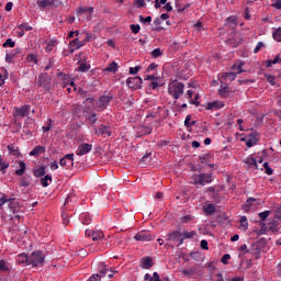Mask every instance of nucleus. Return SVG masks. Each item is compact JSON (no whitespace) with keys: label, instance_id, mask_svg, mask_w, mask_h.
Listing matches in <instances>:
<instances>
[{"label":"nucleus","instance_id":"32","mask_svg":"<svg viewBox=\"0 0 281 281\" xmlns=\"http://www.w3.org/2000/svg\"><path fill=\"white\" fill-rule=\"evenodd\" d=\"M8 168H10V164L3 161V157L0 155V172L5 175V170H8Z\"/></svg>","mask_w":281,"mask_h":281},{"label":"nucleus","instance_id":"10","mask_svg":"<svg viewBox=\"0 0 281 281\" xmlns=\"http://www.w3.org/2000/svg\"><path fill=\"white\" fill-rule=\"evenodd\" d=\"M86 236H88V238H92V240L95 243L97 240H102V238H104V233L101 231L87 229Z\"/></svg>","mask_w":281,"mask_h":281},{"label":"nucleus","instance_id":"13","mask_svg":"<svg viewBox=\"0 0 281 281\" xmlns=\"http://www.w3.org/2000/svg\"><path fill=\"white\" fill-rule=\"evenodd\" d=\"M8 207L11 212H13V214H19V212L21 211V206L19 205V202H16L15 199H9L8 200Z\"/></svg>","mask_w":281,"mask_h":281},{"label":"nucleus","instance_id":"9","mask_svg":"<svg viewBox=\"0 0 281 281\" xmlns=\"http://www.w3.org/2000/svg\"><path fill=\"white\" fill-rule=\"evenodd\" d=\"M92 148H93V145L83 143L78 146L77 155L79 157H82V155H89V153H91Z\"/></svg>","mask_w":281,"mask_h":281},{"label":"nucleus","instance_id":"51","mask_svg":"<svg viewBox=\"0 0 281 281\" xmlns=\"http://www.w3.org/2000/svg\"><path fill=\"white\" fill-rule=\"evenodd\" d=\"M200 161H201V164L210 162V154H204V155L200 156Z\"/></svg>","mask_w":281,"mask_h":281},{"label":"nucleus","instance_id":"45","mask_svg":"<svg viewBox=\"0 0 281 281\" xmlns=\"http://www.w3.org/2000/svg\"><path fill=\"white\" fill-rule=\"evenodd\" d=\"M159 56H164V53L161 52L160 48H155L151 52V58H159Z\"/></svg>","mask_w":281,"mask_h":281},{"label":"nucleus","instance_id":"19","mask_svg":"<svg viewBox=\"0 0 281 281\" xmlns=\"http://www.w3.org/2000/svg\"><path fill=\"white\" fill-rule=\"evenodd\" d=\"M256 201H258L256 198H248L241 210H244V212H251V207H254V203H256Z\"/></svg>","mask_w":281,"mask_h":281},{"label":"nucleus","instance_id":"2","mask_svg":"<svg viewBox=\"0 0 281 281\" xmlns=\"http://www.w3.org/2000/svg\"><path fill=\"white\" fill-rule=\"evenodd\" d=\"M184 89L186 85L175 80L169 83L168 93L173 98V100H179L183 94Z\"/></svg>","mask_w":281,"mask_h":281},{"label":"nucleus","instance_id":"49","mask_svg":"<svg viewBox=\"0 0 281 281\" xmlns=\"http://www.w3.org/2000/svg\"><path fill=\"white\" fill-rule=\"evenodd\" d=\"M269 214H271V211H265L259 213L260 221H267V218H269Z\"/></svg>","mask_w":281,"mask_h":281},{"label":"nucleus","instance_id":"3","mask_svg":"<svg viewBox=\"0 0 281 281\" xmlns=\"http://www.w3.org/2000/svg\"><path fill=\"white\" fill-rule=\"evenodd\" d=\"M193 186H205L212 183V173H199L192 177Z\"/></svg>","mask_w":281,"mask_h":281},{"label":"nucleus","instance_id":"7","mask_svg":"<svg viewBox=\"0 0 281 281\" xmlns=\"http://www.w3.org/2000/svg\"><path fill=\"white\" fill-rule=\"evenodd\" d=\"M113 100V95H102L100 97L99 101L97 102V109L98 111H104L106 106H109V103Z\"/></svg>","mask_w":281,"mask_h":281},{"label":"nucleus","instance_id":"39","mask_svg":"<svg viewBox=\"0 0 281 281\" xmlns=\"http://www.w3.org/2000/svg\"><path fill=\"white\" fill-rule=\"evenodd\" d=\"M272 38L274 41H278V43H281V27H278L273 33H272Z\"/></svg>","mask_w":281,"mask_h":281},{"label":"nucleus","instance_id":"43","mask_svg":"<svg viewBox=\"0 0 281 281\" xmlns=\"http://www.w3.org/2000/svg\"><path fill=\"white\" fill-rule=\"evenodd\" d=\"M130 30L133 32V34H139L142 26H139V24H131Z\"/></svg>","mask_w":281,"mask_h":281},{"label":"nucleus","instance_id":"59","mask_svg":"<svg viewBox=\"0 0 281 281\" xmlns=\"http://www.w3.org/2000/svg\"><path fill=\"white\" fill-rule=\"evenodd\" d=\"M190 221H192V215H184L180 217L181 223H190Z\"/></svg>","mask_w":281,"mask_h":281},{"label":"nucleus","instance_id":"40","mask_svg":"<svg viewBox=\"0 0 281 281\" xmlns=\"http://www.w3.org/2000/svg\"><path fill=\"white\" fill-rule=\"evenodd\" d=\"M50 0H37L36 3L41 10H45V8L49 7Z\"/></svg>","mask_w":281,"mask_h":281},{"label":"nucleus","instance_id":"52","mask_svg":"<svg viewBox=\"0 0 281 281\" xmlns=\"http://www.w3.org/2000/svg\"><path fill=\"white\" fill-rule=\"evenodd\" d=\"M263 168L266 170V175H269V176L273 175V169H271V167H269V162H265Z\"/></svg>","mask_w":281,"mask_h":281},{"label":"nucleus","instance_id":"27","mask_svg":"<svg viewBox=\"0 0 281 281\" xmlns=\"http://www.w3.org/2000/svg\"><path fill=\"white\" fill-rule=\"evenodd\" d=\"M32 181V178L30 176H24L20 180L21 188H30V183Z\"/></svg>","mask_w":281,"mask_h":281},{"label":"nucleus","instance_id":"12","mask_svg":"<svg viewBox=\"0 0 281 281\" xmlns=\"http://www.w3.org/2000/svg\"><path fill=\"white\" fill-rule=\"evenodd\" d=\"M59 166L63 168L74 166V154H67L64 158L59 160Z\"/></svg>","mask_w":281,"mask_h":281},{"label":"nucleus","instance_id":"34","mask_svg":"<svg viewBox=\"0 0 281 281\" xmlns=\"http://www.w3.org/2000/svg\"><path fill=\"white\" fill-rule=\"evenodd\" d=\"M120 67L117 66V63L112 61L105 69L104 71H112V74H115Z\"/></svg>","mask_w":281,"mask_h":281},{"label":"nucleus","instance_id":"35","mask_svg":"<svg viewBox=\"0 0 281 281\" xmlns=\"http://www.w3.org/2000/svg\"><path fill=\"white\" fill-rule=\"evenodd\" d=\"M106 271H109V266H106L104 262H101L99 265V272H100L99 276H101V278L102 276H106Z\"/></svg>","mask_w":281,"mask_h":281},{"label":"nucleus","instance_id":"36","mask_svg":"<svg viewBox=\"0 0 281 281\" xmlns=\"http://www.w3.org/2000/svg\"><path fill=\"white\" fill-rule=\"evenodd\" d=\"M240 227L246 232L249 228V223L247 222V216H241L239 220Z\"/></svg>","mask_w":281,"mask_h":281},{"label":"nucleus","instance_id":"16","mask_svg":"<svg viewBox=\"0 0 281 281\" xmlns=\"http://www.w3.org/2000/svg\"><path fill=\"white\" fill-rule=\"evenodd\" d=\"M85 42H81L78 38L72 40L69 43V49H70V54H74V52H76V49H80V47H83Z\"/></svg>","mask_w":281,"mask_h":281},{"label":"nucleus","instance_id":"26","mask_svg":"<svg viewBox=\"0 0 281 281\" xmlns=\"http://www.w3.org/2000/svg\"><path fill=\"white\" fill-rule=\"evenodd\" d=\"M19 167L20 169L15 170V175L18 177H23V175H25V168H26L25 161L19 160Z\"/></svg>","mask_w":281,"mask_h":281},{"label":"nucleus","instance_id":"44","mask_svg":"<svg viewBox=\"0 0 281 281\" xmlns=\"http://www.w3.org/2000/svg\"><path fill=\"white\" fill-rule=\"evenodd\" d=\"M233 69L235 71V74H243V63H238V64H235L233 66Z\"/></svg>","mask_w":281,"mask_h":281},{"label":"nucleus","instance_id":"50","mask_svg":"<svg viewBox=\"0 0 281 281\" xmlns=\"http://www.w3.org/2000/svg\"><path fill=\"white\" fill-rule=\"evenodd\" d=\"M8 196L4 195L2 192H0V207H3V205H5V203H8Z\"/></svg>","mask_w":281,"mask_h":281},{"label":"nucleus","instance_id":"20","mask_svg":"<svg viewBox=\"0 0 281 281\" xmlns=\"http://www.w3.org/2000/svg\"><path fill=\"white\" fill-rule=\"evenodd\" d=\"M238 25V21L236 20V16H229L226 19L225 27H231L232 30H236Z\"/></svg>","mask_w":281,"mask_h":281},{"label":"nucleus","instance_id":"46","mask_svg":"<svg viewBox=\"0 0 281 281\" xmlns=\"http://www.w3.org/2000/svg\"><path fill=\"white\" fill-rule=\"evenodd\" d=\"M150 155H153L151 153H146L142 159H140V164H150Z\"/></svg>","mask_w":281,"mask_h":281},{"label":"nucleus","instance_id":"15","mask_svg":"<svg viewBox=\"0 0 281 281\" xmlns=\"http://www.w3.org/2000/svg\"><path fill=\"white\" fill-rule=\"evenodd\" d=\"M180 272L188 278H192V276H199V268H196V266H192L190 268L180 270Z\"/></svg>","mask_w":281,"mask_h":281},{"label":"nucleus","instance_id":"31","mask_svg":"<svg viewBox=\"0 0 281 281\" xmlns=\"http://www.w3.org/2000/svg\"><path fill=\"white\" fill-rule=\"evenodd\" d=\"M278 63H281L280 55H276L274 59H268V60H266V67H267V68L272 67L273 65H276V64H278Z\"/></svg>","mask_w":281,"mask_h":281},{"label":"nucleus","instance_id":"24","mask_svg":"<svg viewBox=\"0 0 281 281\" xmlns=\"http://www.w3.org/2000/svg\"><path fill=\"white\" fill-rule=\"evenodd\" d=\"M218 93H220L221 98H229V95H232V89L229 87L225 86L218 90Z\"/></svg>","mask_w":281,"mask_h":281},{"label":"nucleus","instance_id":"8","mask_svg":"<svg viewBox=\"0 0 281 281\" xmlns=\"http://www.w3.org/2000/svg\"><path fill=\"white\" fill-rule=\"evenodd\" d=\"M30 114V105H22L21 108H14L13 116L16 117H26Z\"/></svg>","mask_w":281,"mask_h":281},{"label":"nucleus","instance_id":"18","mask_svg":"<svg viewBox=\"0 0 281 281\" xmlns=\"http://www.w3.org/2000/svg\"><path fill=\"white\" fill-rule=\"evenodd\" d=\"M153 258L151 257H144L140 259V269H150L153 268Z\"/></svg>","mask_w":281,"mask_h":281},{"label":"nucleus","instance_id":"4","mask_svg":"<svg viewBox=\"0 0 281 281\" xmlns=\"http://www.w3.org/2000/svg\"><path fill=\"white\" fill-rule=\"evenodd\" d=\"M37 86L43 87L45 91H49V89H52V78H49V75H47V72H43L40 75Z\"/></svg>","mask_w":281,"mask_h":281},{"label":"nucleus","instance_id":"62","mask_svg":"<svg viewBox=\"0 0 281 281\" xmlns=\"http://www.w3.org/2000/svg\"><path fill=\"white\" fill-rule=\"evenodd\" d=\"M139 69H142L140 66H136L134 68H130V74H132L133 76H137V72L139 71Z\"/></svg>","mask_w":281,"mask_h":281},{"label":"nucleus","instance_id":"33","mask_svg":"<svg viewBox=\"0 0 281 281\" xmlns=\"http://www.w3.org/2000/svg\"><path fill=\"white\" fill-rule=\"evenodd\" d=\"M14 52L15 53H8L5 55V63H12V60H14V56H16V54H21V49H16Z\"/></svg>","mask_w":281,"mask_h":281},{"label":"nucleus","instance_id":"57","mask_svg":"<svg viewBox=\"0 0 281 281\" xmlns=\"http://www.w3.org/2000/svg\"><path fill=\"white\" fill-rule=\"evenodd\" d=\"M14 45H15V43L12 41V38H8V40L3 43L2 47H14Z\"/></svg>","mask_w":281,"mask_h":281},{"label":"nucleus","instance_id":"11","mask_svg":"<svg viewBox=\"0 0 281 281\" xmlns=\"http://www.w3.org/2000/svg\"><path fill=\"white\" fill-rule=\"evenodd\" d=\"M134 238H135V240H142L143 243H150V240H153L154 237L146 231H142V232L137 233L134 236Z\"/></svg>","mask_w":281,"mask_h":281},{"label":"nucleus","instance_id":"53","mask_svg":"<svg viewBox=\"0 0 281 281\" xmlns=\"http://www.w3.org/2000/svg\"><path fill=\"white\" fill-rule=\"evenodd\" d=\"M150 87H151V89H157V87H164V83L156 79L155 81L150 82Z\"/></svg>","mask_w":281,"mask_h":281},{"label":"nucleus","instance_id":"5","mask_svg":"<svg viewBox=\"0 0 281 281\" xmlns=\"http://www.w3.org/2000/svg\"><path fill=\"white\" fill-rule=\"evenodd\" d=\"M183 235H181V232L179 231H173L171 233H168L166 235V240L170 241L172 240L173 243H178V247H181L183 245Z\"/></svg>","mask_w":281,"mask_h":281},{"label":"nucleus","instance_id":"23","mask_svg":"<svg viewBox=\"0 0 281 281\" xmlns=\"http://www.w3.org/2000/svg\"><path fill=\"white\" fill-rule=\"evenodd\" d=\"M244 164H246L249 168H255V170H258V161L254 157L246 158Z\"/></svg>","mask_w":281,"mask_h":281},{"label":"nucleus","instance_id":"21","mask_svg":"<svg viewBox=\"0 0 281 281\" xmlns=\"http://www.w3.org/2000/svg\"><path fill=\"white\" fill-rule=\"evenodd\" d=\"M46 172L47 170L45 166H42L38 169L33 170V175L34 177H36V179H41V177H45Z\"/></svg>","mask_w":281,"mask_h":281},{"label":"nucleus","instance_id":"61","mask_svg":"<svg viewBox=\"0 0 281 281\" xmlns=\"http://www.w3.org/2000/svg\"><path fill=\"white\" fill-rule=\"evenodd\" d=\"M262 47H265V43L258 42L257 46L254 49V54H258V52H260V49H262Z\"/></svg>","mask_w":281,"mask_h":281},{"label":"nucleus","instance_id":"58","mask_svg":"<svg viewBox=\"0 0 281 281\" xmlns=\"http://www.w3.org/2000/svg\"><path fill=\"white\" fill-rule=\"evenodd\" d=\"M140 133L143 135H150V133H153V127H142Z\"/></svg>","mask_w":281,"mask_h":281},{"label":"nucleus","instance_id":"29","mask_svg":"<svg viewBox=\"0 0 281 281\" xmlns=\"http://www.w3.org/2000/svg\"><path fill=\"white\" fill-rule=\"evenodd\" d=\"M258 144V138H256L252 134L249 135V138L246 140L247 148H251V146H256Z\"/></svg>","mask_w":281,"mask_h":281},{"label":"nucleus","instance_id":"63","mask_svg":"<svg viewBox=\"0 0 281 281\" xmlns=\"http://www.w3.org/2000/svg\"><path fill=\"white\" fill-rule=\"evenodd\" d=\"M0 271H8V266L5 265V260H0Z\"/></svg>","mask_w":281,"mask_h":281},{"label":"nucleus","instance_id":"37","mask_svg":"<svg viewBox=\"0 0 281 281\" xmlns=\"http://www.w3.org/2000/svg\"><path fill=\"white\" fill-rule=\"evenodd\" d=\"M183 240L188 239V238H192L193 236L196 235V231H192V232H188L184 231L183 233H181Z\"/></svg>","mask_w":281,"mask_h":281},{"label":"nucleus","instance_id":"22","mask_svg":"<svg viewBox=\"0 0 281 281\" xmlns=\"http://www.w3.org/2000/svg\"><path fill=\"white\" fill-rule=\"evenodd\" d=\"M43 153H45V146L38 145L30 153V156L38 157V155H43Z\"/></svg>","mask_w":281,"mask_h":281},{"label":"nucleus","instance_id":"28","mask_svg":"<svg viewBox=\"0 0 281 281\" xmlns=\"http://www.w3.org/2000/svg\"><path fill=\"white\" fill-rule=\"evenodd\" d=\"M52 183V175H46L43 178H41V186L43 188H47Z\"/></svg>","mask_w":281,"mask_h":281},{"label":"nucleus","instance_id":"64","mask_svg":"<svg viewBox=\"0 0 281 281\" xmlns=\"http://www.w3.org/2000/svg\"><path fill=\"white\" fill-rule=\"evenodd\" d=\"M101 278H102V276H100V274H92V276L90 277V281H100Z\"/></svg>","mask_w":281,"mask_h":281},{"label":"nucleus","instance_id":"48","mask_svg":"<svg viewBox=\"0 0 281 281\" xmlns=\"http://www.w3.org/2000/svg\"><path fill=\"white\" fill-rule=\"evenodd\" d=\"M18 27H19V30H22L24 32H31V30H32V26L29 25L27 23H22Z\"/></svg>","mask_w":281,"mask_h":281},{"label":"nucleus","instance_id":"14","mask_svg":"<svg viewBox=\"0 0 281 281\" xmlns=\"http://www.w3.org/2000/svg\"><path fill=\"white\" fill-rule=\"evenodd\" d=\"M94 135H104V137H111V130L109 126L100 125L99 128L94 131Z\"/></svg>","mask_w":281,"mask_h":281},{"label":"nucleus","instance_id":"47","mask_svg":"<svg viewBox=\"0 0 281 281\" xmlns=\"http://www.w3.org/2000/svg\"><path fill=\"white\" fill-rule=\"evenodd\" d=\"M154 25H155V30L156 32H161V20L159 18H157L155 21H154Z\"/></svg>","mask_w":281,"mask_h":281},{"label":"nucleus","instance_id":"54","mask_svg":"<svg viewBox=\"0 0 281 281\" xmlns=\"http://www.w3.org/2000/svg\"><path fill=\"white\" fill-rule=\"evenodd\" d=\"M190 104H194L195 106H199L201 102H199V93L194 95V99L189 100Z\"/></svg>","mask_w":281,"mask_h":281},{"label":"nucleus","instance_id":"41","mask_svg":"<svg viewBox=\"0 0 281 281\" xmlns=\"http://www.w3.org/2000/svg\"><path fill=\"white\" fill-rule=\"evenodd\" d=\"M222 78H224V80H231V82L233 80H236V72H225L224 75H222Z\"/></svg>","mask_w":281,"mask_h":281},{"label":"nucleus","instance_id":"17","mask_svg":"<svg viewBox=\"0 0 281 281\" xmlns=\"http://www.w3.org/2000/svg\"><path fill=\"white\" fill-rule=\"evenodd\" d=\"M247 252L252 254L256 260H258V258H260V244H252L251 247L247 250Z\"/></svg>","mask_w":281,"mask_h":281},{"label":"nucleus","instance_id":"55","mask_svg":"<svg viewBox=\"0 0 281 281\" xmlns=\"http://www.w3.org/2000/svg\"><path fill=\"white\" fill-rule=\"evenodd\" d=\"M266 78H267V81L272 86L274 87L276 85V77L274 76H271V75H265Z\"/></svg>","mask_w":281,"mask_h":281},{"label":"nucleus","instance_id":"42","mask_svg":"<svg viewBox=\"0 0 281 281\" xmlns=\"http://www.w3.org/2000/svg\"><path fill=\"white\" fill-rule=\"evenodd\" d=\"M220 106H222L221 105V102H218V101H213V102H210L209 104H207V110L210 111V110H212V109H220Z\"/></svg>","mask_w":281,"mask_h":281},{"label":"nucleus","instance_id":"38","mask_svg":"<svg viewBox=\"0 0 281 281\" xmlns=\"http://www.w3.org/2000/svg\"><path fill=\"white\" fill-rule=\"evenodd\" d=\"M91 69V65L82 61L79 67H78V71L85 72V71H89Z\"/></svg>","mask_w":281,"mask_h":281},{"label":"nucleus","instance_id":"1","mask_svg":"<svg viewBox=\"0 0 281 281\" xmlns=\"http://www.w3.org/2000/svg\"><path fill=\"white\" fill-rule=\"evenodd\" d=\"M21 258H25L21 262L32 265V267H38V265L45 262V255L41 250L33 251L30 257L26 254H22Z\"/></svg>","mask_w":281,"mask_h":281},{"label":"nucleus","instance_id":"56","mask_svg":"<svg viewBox=\"0 0 281 281\" xmlns=\"http://www.w3.org/2000/svg\"><path fill=\"white\" fill-rule=\"evenodd\" d=\"M232 258V256L229 255V254H226V255H224L223 257H222V259H221V262L223 263V265H229V259Z\"/></svg>","mask_w":281,"mask_h":281},{"label":"nucleus","instance_id":"30","mask_svg":"<svg viewBox=\"0 0 281 281\" xmlns=\"http://www.w3.org/2000/svg\"><path fill=\"white\" fill-rule=\"evenodd\" d=\"M214 212H216V205H214V204H207L204 207V214H207L209 216H212V214H214Z\"/></svg>","mask_w":281,"mask_h":281},{"label":"nucleus","instance_id":"60","mask_svg":"<svg viewBox=\"0 0 281 281\" xmlns=\"http://www.w3.org/2000/svg\"><path fill=\"white\" fill-rule=\"evenodd\" d=\"M138 19H139L140 23H150V21H153L151 16L144 18L143 15H139Z\"/></svg>","mask_w":281,"mask_h":281},{"label":"nucleus","instance_id":"6","mask_svg":"<svg viewBox=\"0 0 281 281\" xmlns=\"http://www.w3.org/2000/svg\"><path fill=\"white\" fill-rule=\"evenodd\" d=\"M142 77H130L126 80V85L127 87H130V89H142Z\"/></svg>","mask_w":281,"mask_h":281},{"label":"nucleus","instance_id":"25","mask_svg":"<svg viewBox=\"0 0 281 281\" xmlns=\"http://www.w3.org/2000/svg\"><path fill=\"white\" fill-rule=\"evenodd\" d=\"M7 148L9 150V155H13V157H21V151H19V147H15L14 145H8Z\"/></svg>","mask_w":281,"mask_h":281}]
</instances>
